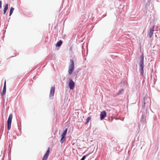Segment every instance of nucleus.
Instances as JSON below:
<instances>
[{
    "instance_id": "nucleus-1",
    "label": "nucleus",
    "mask_w": 160,
    "mask_h": 160,
    "mask_svg": "<svg viewBox=\"0 0 160 160\" xmlns=\"http://www.w3.org/2000/svg\"><path fill=\"white\" fill-rule=\"evenodd\" d=\"M71 64L68 67V73L71 75L74 70V62L72 60H70Z\"/></svg>"
},
{
    "instance_id": "nucleus-2",
    "label": "nucleus",
    "mask_w": 160,
    "mask_h": 160,
    "mask_svg": "<svg viewBox=\"0 0 160 160\" xmlns=\"http://www.w3.org/2000/svg\"><path fill=\"white\" fill-rule=\"evenodd\" d=\"M12 114H10L9 116L7 121V127L8 129L9 130L10 129L12 119Z\"/></svg>"
},
{
    "instance_id": "nucleus-3",
    "label": "nucleus",
    "mask_w": 160,
    "mask_h": 160,
    "mask_svg": "<svg viewBox=\"0 0 160 160\" xmlns=\"http://www.w3.org/2000/svg\"><path fill=\"white\" fill-rule=\"evenodd\" d=\"M67 131L68 129L66 128L63 132L62 134L61 135L62 138L60 140V142L62 143L65 140V137L67 134Z\"/></svg>"
},
{
    "instance_id": "nucleus-4",
    "label": "nucleus",
    "mask_w": 160,
    "mask_h": 160,
    "mask_svg": "<svg viewBox=\"0 0 160 160\" xmlns=\"http://www.w3.org/2000/svg\"><path fill=\"white\" fill-rule=\"evenodd\" d=\"M75 82L71 79H69L68 86L70 89L73 90L75 87Z\"/></svg>"
},
{
    "instance_id": "nucleus-5",
    "label": "nucleus",
    "mask_w": 160,
    "mask_h": 160,
    "mask_svg": "<svg viewBox=\"0 0 160 160\" xmlns=\"http://www.w3.org/2000/svg\"><path fill=\"white\" fill-rule=\"evenodd\" d=\"M55 90V87L54 86L52 87L50 90L49 97L52 99L53 98V96L54 95Z\"/></svg>"
},
{
    "instance_id": "nucleus-6",
    "label": "nucleus",
    "mask_w": 160,
    "mask_h": 160,
    "mask_svg": "<svg viewBox=\"0 0 160 160\" xmlns=\"http://www.w3.org/2000/svg\"><path fill=\"white\" fill-rule=\"evenodd\" d=\"M143 56L142 55L141 56V60L140 62V65L141 68L140 70H141L142 72L143 70V68H144V61H143Z\"/></svg>"
},
{
    "instance_id": "nucleus-7",
    "label": "nucleus",
    "mask_w": 160,
    "mask_h": 160,
    "mask_svg": "<svg viewBox=\"0 0 160 160\" xmlns=\"http://www.w3.org/2000/svg\"><path fill=\"white\" fill-rule=\"evenodd\" d=\"M49 152H50V148L49 147H48V150H47L46 153L44 155V156L43 158L42 159V160H47V159L48 158L49 156Z\"/></svg>"
},
{
    "instance_id": "nucleus-8",
    "label": "nucleus",
    "mask_w": 160,
    "mask_h": 160,
    "mask_svg": "<svg viewBox=\"0 0 160 160\" xmlns=\"http://www.w3.org/2000/svg\"><path fill=\"white\" fill-rule=\"evenodd\" d=\"M106 112L105 111L102 112L100 114V119L102 120L105 118L106 117Z\"/></svg>"
},
{
    "instance_id": "nucleus-9",
    "label": "nucleus",
    "mask_w": 160,
    "mask_h": 160,
    "mask_svg": "<svg viewBox=\"0 0 160 160\" xmlns=\"http://www.w3.org/2000/svg\"><path fill=\"white\" fill-rule=\"evenodd\" d=\"M154 29V27H152V28H150L149 30V32L148 34V36L150 38H151L152 36V35H153Z\"/></svg>"
},
{
    "instance_id": "nucleus-10",
    "label": "nucleus",
    "mask_w": 160,
    "mask_h": 160,
    "mask_svg": "<svg viewBox=\"0 0 160 160\" xmlns=\"http://www.w3.org/2000/svg\"><path fill=\"white\" fill-rule=\"evenodd\" d=\"M6 92V81H5L4 83V85L2 91V93L3 95H4L5 94Z\"/></svg>"
},
{
    "instance_id": "nucleus-11",
    "label": "nucleus",
    "mask_w": 160,
    "mask_h": 160,
    "mask_svg": "<svg viewBox=\"0 0 160 160\" xmlns=\"http://www.w3.org/2000/svg\"><path fill=\"white\" fill-rule=\"evenodd\" d=\"M8 8V4H6L5 7L4 8L3 14H5Z\"/></svg>"
},
{
    "instance_id": "nucleus-12",
    "label": "nucleus",
    "mask_w": 160,
    "mask_h": 160,
    "mask_svg": "<svg viewBox=\"0 0 160 160\" xmlns=\"http://www.w3.org/2000/svg\"><path fill=\"white\" fill-rule=\"evenodd\" d=\"M62 42L61 40H59L56 43V46L60 47L62 44Z\"/></svg>"
},
{
    "instance_id": "nucleus-13",
    "label": "nucleus",
    "mask_w": 160,
    "mask_h": 160,
    "mask_svg": "<svg viewBox=\"0 0 160 160\" xmlns=\"http://www.w3.org/2000/svg\"><path fill=\"white\" fill-rule=\"evenodd\" d=\"M14 10V8H13V7L11 8L10 10V13H9V16H10L12 14Z\"/></svg>"
},
{
    "instance_id": "nucleus-14",
    "label": "nucleus",
    "mask_w": 160,
    "mask_h": 160,
    "mask_svg": "<svg viewBox=\"0 0 160 160\" xmlns=\"http://www.w3.org/2000/svg\"><path fill=\"white\" fill-rule=\"evenodd\" d=\"M91 117H89L88 118L86 121L85 122V124H87L89 122V121L91 120Z\"/></svg>"
},
{
    "instance_id": "nucleus-15",
    "label": "nucleus",
    "mask_w": 160,
    "mask_h": 160,
    "mask_svg": "<svg viewBox=\"0 0 160 160\" xmlns=\"http://www.w3.org/2000/svg\"><path fill=\"white\" fill-rule=\"evenodd\" d=\"M88 156V155H84V156L82 159L80 160H84V159H85L86 157Z\"/></svg>"
},
{
    "instance_id": "nucleus-16",
    "label": "nucleus",
    "mask_w": 160,
    "mask_h": 160,
    "mask_svg": "<svg viewBox=\"0 0 160 160\" xmlns=\"http://www.w3.org/2000/svg\"><path fill=\"white\" fill-rule=\"evenodd\" d=\"M2 2L1 1H0V9L2 8Z\"/></svg>"
},
{
    "instance_id": "nucleus-17",
    "label": "nucleus",
    "mask_w": 160,
    "mask_h": 160,
    "mask_svg": "<svg viewBox=\"0 0 160 160\" xmlns=\"http://www.w3.org/2000/svg\"><path fill=\"white\" fill-rule=\"evenodd\" d=\"M145 100H144L143 105H142V107H144L145 106Z\"/></svg>"
},
{
    "instance_id": "nucleus-18",
    "label": "nucleus",
    "mask_w": 160,
    "mask_h": 160,
    "mask_svg": "<svg viewBox=\"0 0 160 160\" xmlns=\"http://www.w3.org/2000/svg\"><path fill=\"white\" fill-rule=\"evenodd\" d=\"M72 47H71V48H70V50H72Z\"/></svg>"
}]
</instances>
